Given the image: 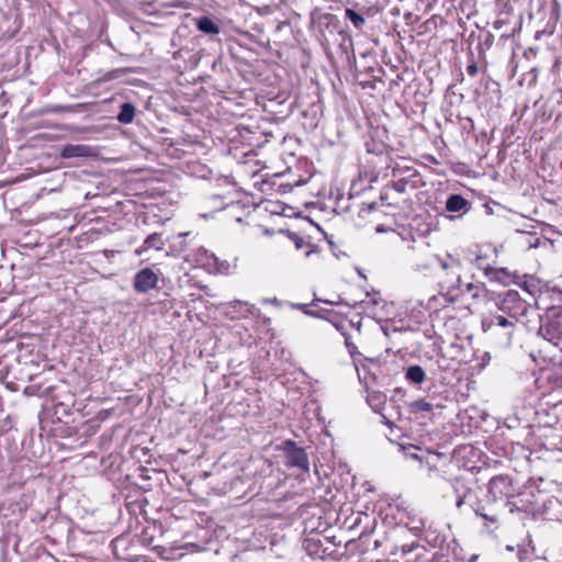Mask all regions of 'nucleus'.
<instances>
[{"instance_id": "obj_32", "label": "nucleus", "mask_w": 562, "mask_h": 562, "mask_svg": "<svg viewBox=\"0 0 562 562\" xmlns=\"http://www.w3.org/2000/svg\"><path fill=\"white\" fill-rule=\"evenodd\" d=\"M125 69H113L111 71H108L103 77L102 81H111L114 79H117L122 74H124Z\"/></svg>"}, {"instance_id": "obj_5", "label": "nucleus", "mask_w": 562, "mask_h": 562, "mask_svg": "<svg viewBox=\"0 0 562 562\" xmlns=\"http://www.w3.org/2000/svg\"><path fill=\"white\" fill-rule=\"evenodd\" d=\"M503 506L487 494H482L480 505L474 510L475 515L484 520V526L491 530L497 529Z\"/></svg>"}, {"instance_id": "obj_12", "label": "nucleus", "mask_w": 562, "mask_h": 562, "mask_svg": "<svg viewBox=\"0 0 562 562\" xmlns=\"http://www.w3.org/2000/svg\"><path fill=\"white\" fill-rule=\"evenodd\" d=\"M318 318H324L326 322L331 323L338 330H340L342 333V335L345 336V344H346L349 352L351 355H353L356 351V346L350 341V338L344 331V329H345L344 321L340 319L338 314H330L329 312H327L324 308H318Z\"/></svg>"}, {"instance_id": "obj_37", "label": "nucleus", "mask_w": 562, "mask_h": 562, "mask_svg": "<svg viewBox=\"0 0 562 562\" xmlns=\"http://www.w3.org/2000/svg\"><path fill=\"white\" fill-rule=\"evenodd\" d=\"M467 72L472 77H474L477 74V65L475 61H472L467 66Z\"/></svg>"}, {"instance_id": "obj_22", "label": "nucleus", "mask_w": 562, "mask_h": 562, "mask_svg": "<svg viewBox=\"0 0 562 562\" xmlns=\"http://www.w3.org/2000/svg\"><path fill=\"white\" fill-rule=\"evenodd\" d=\"M136 108L131 102H124L116 115V120L122 124H131L135 117Z\"/></svg>"}, {"instance_id": "obj_33", "label": "nucleus", "mask_w": 562, "mask_h": 562, "mask_svg": "<svg viewBox=\"0 0 562 562\" xmlns=\"http://www.w3.org/2000/svg\"><path fill=\"white\" fill-rule=\"evenodd\" d=\"M323 435L328 439V442L324 441L323 445L326 446L328 445V450L327 451H324L322 452L323 454H326V453H330L333 454V437L329 432V430L327 429V427L325 426L324 429H323Z\"/></svg>"}, {"instance_id": "obj_19", "label": "nucleus", "mask_w": 562, "mask_h": 562, "mask_svg": "<svg viewBox=\"0 0 562 562\" xmlns=\"http://www.w3.org/2000/svg\"><path fill=\"white\" fill-rule=\"evenodd\" d=\"M196 29L206 35H216L220 33V26L206 15H202L195 19Z\"/></svg>"}, {"instance_id": "obj_25", "label": "nucleus", "mask_w": 562, "mask_h": 562, "mask_svg": "<svg viewBox=\"0 0 562 562\" xmlns=\"http://www.w3.org/2000/svg\"><path fill=\"white\" fill-rule=\"evenodd\" d=\"M334 527H326L324 526V529H318V533H322V538H319L321 540H324L325 544H337V541L339 539H341L335 529H333Z\"/></svg>"}, {"instance_id": "obj_28", "label": "nucleus", "mask_w": 562, "mask_h": 562, "mask_svg": "<svg viewBox=\"0 0 562 562\" xmlns=\"http://www.w3.org/2000/svg\"><path fill=\"white\" fill-rule=\"evenodd\" d=\"M521 283L522 289L530 295L535 296L539 292V281L533 277L524 276Z\"/></svg>"}, {"instance_id": "obj_7", "label": "nucleus", "mask_w": 562, "mask_h": 562, "mask_svg": "<svg viewBox=\"0 0 562 562\" xmlns=\"http://www.w3.org/2000/svg\"><path fill=\"white\" fill-rule=\"evenodd\" d=\"M529 306L530 305L519 296L518 292L513 290L501 294L497 302L499 311L518 319L527 314Z\"/></svg>"}, {"instance_id": "obj_35", "label": "nucleus", "mask_w": 562, "mask_h": 562, "mask_svg": "<svg viewBox=\"0 0 562 562\" xmlns=\"http://www.w3.org/2000/svg\"><path fill=\"white\" fill-rule=\"evenodd\" d=\"M318 232H321V233L324 235V237L327 239L328 245H329V247H330V249H331L333 254H334L336 257H339V254L337 252V246H336V244H335L331 239H329V238H328L327 233H326V232H324L319 225H318Z\"/></svg>"}, {"instance_id": "obj_30", "label": "nucleus", "mask_w": 562, "mask_h": 562, "mask_svg": "<svg viewBox=\"0 0 562 562\" xmlns=\"http://www.w3.org/2000/svg\"><path fill=\"white\" fill-rule=\"evenodd\" d=\"M315 303H316V292H313V300L311 301L310 304H292V306L294 308H299V310L303 311L307 315L316 316V313H314L313 311L308 310V307L310 306H314Z\"/></svg>"}, {"instance_id": "obj_27", "label": "nucleus", "mask_w": 562, "mask_h": 562, "mask_svg": "<svg viewBox=\"0 0 562 562\" xmlns=\"http://www.w3.org/2000/svg\"><path fill=\"white\" fill-rule=\"evenodd\" d=\"M409 411L412 413H429L432 411L434 408V405L426 401V400H417V401H414L412 402L409 405Z\"/></svg>"}, {"instance_id": "obj_43", "label": "nucleus", "mask_w": 562, "mask_h": 562, "mask_svg": "<svg viewBox=\"0 0 562 562\" xmlns=\"http://www.w3.org/2000/svg\"><path fill=\"white\" fill-rule=\"evenodd\" d=\"M315 13H316V10H313V11L311 12V20H312V22H314Z\"/></svg>"}, {"instance_id": "obj_17", "label": "nucleus", "mask_w": 562, "mask_h": 562, "mask_svg": "<svg viewBox=\"0 0 562 562\" xmlns=\"http://www.w3.org/2000/svg\"><path fill=\"white\" fill-rule=\"evenodd\" d=\"M367 402L375 413H378L382 416V418L385 420L386 425H391V423L382 414L384 405L386 404V395L383 392L370 391L367 396Z\"/></svg>"}, {"instance_id": "obj_47", "label": "nucleus", "mask_w": 562, "mask_h": 562, "mask_svg": "<svg viewBox=\"0 0 562 562\" xmlns=\"http://www.w3.org/2000/svg\"><path fill=\"white\" fill-rule=\"evenodd\" d=\"M317 302H323V300H321V299H317ZM324 303H328V304H331V302H328V301H324Z\"/></svg>"}, {"instance_id": "obj_31", "label": "nucleus", "mask_w": 562, "mask_h": 562, "mask_svg": "<svg viewBox=\"0 0 562 562\" xmlns=\"http://www.w3.org/2000/svg\"><path fill=\"white\" fill-rule=\"evenodd\" d=\"M465 289H467V292H468L469 294H471V296H472L473 299H477V297H480L481 292H483V290H484L482 285H480V284H474V283H468V284L465 285Z\"/></svg>"}, {"instance_id": "obj_26", "label": "nucleus", "mask_w": 562, "mask_h": 562, "mask_svg": "<svg viewBox=\"0 0 562 562\" xmlns=\"http://www.w3.org/2000/svg\"><path fill=\"white\" fill-rule=\"evenodd\" d=\"M496 8L498 10V16L508 15L512 11V7L508 4L507 0H496ZM504 23H507V20L505 18H498L495 22V26L499 27V25Z\"/></svg>"}, {"instance_id": "obj_10", "label": "nucleus", "mask_w": 562, "mask_h": 562, "mask_svg": "<svg viewBox=\"0 0 562 562\" xmlns=\"http://www.w3.org/2000/svg\"><path fill=\"white\" fill-rule=\"evenodd\" d=\"M158 284V276L151 268H143L134 276V290L137 293H147Z\"/></svg>"}, {"instance_id": "obj_3", "label": "nucleus", "mask_w": 562, "mask_h": 562, "mask_svg": "<svg viewBox=\"0 0 562 562\" xmlns=\"http://www.w3.org/2000/svg\"><path fill=\"white\" fill-rule=\"evenodd\" d=\"M518 318L510 315L491 314L483 317L482 329L493 337H499L504 345H508L516 329Z\"/></svg>"}, {"instance_id": "obj_8", "label": "nucleus", "mask_w": 562, "mask_h": 562, "mask_svg": "<svg viewBox=\"0 0 562 562\" xmlns=\"http://www.w3.org/2000/svg\"><path fill=\"white\" fill-rule=\"evenodd\" d=\"M514 493L513 480L508 475H496L493 476L487 486L488 496L493 497L502 506L506 504L505 499L512 496Z\"/></svg>"}, {"instance_id": "obj_23", "label": "nucleus", "mask_w": 562, "mask_h": 562, "mask_svg": "<svg viewBox=\"0 0 562 562\" xmlns=\"http://www.w3.org/2000/svg\"><path fill=\"white\" fill-rule=\"evenodd\" d=\"M405 376L412 383L420 384L425 381L426 374L420 366H411L407 368Z\"/></svg>"}, {"instance_id": "obj_20", "label": "nucleus", "mask_w": 562, "mask_h": 562, "mask_svg": "<svg viewBox=\"0 0 562 562\" xmlns=\"http://www.w3.org/2000/svg\"><path fill=\"white\" fill-rule=\"evenodd\" d=\"M164 246L165 241L162 239V235L160 233H153L146 237L143 245L136 252L140 255L148 249L161 250Z\"/></svg>"}, {"instance_id": "obj_6", "label": "nucleus", "mask_w": 562, "mask_h": 562, "mask_svg": "<svg viewBox=\"0 0 562 562\" xmlns=\"http://www.w3.org/2000/svg\"><path fill=\"white\" fill-rule=\"evenodd\" d=\"M440 266L445 271L440 280V286L448 292L460 290L462 285L461 261L452 256H448L447 259H440Z\"/></svg>"}, {"instance_id": "obj_45", "label": "nucleus", "mask_w": 562, "mask_h": 562, "mask_svg": "<svg viewBox=\"0 0 562 562\" xmlns=\"http://www.w3.org/2000/svg\"><path fill=\"white\" fill-rule=\"evenodd\" d=\"M314 204H315L314 202H307V203H305V205H306L307 207H308V206H312V205H314Z\"/></svg>"}, {"instance_id": "obj_11", "label": "nucleus", "mask_w": 562, "mask_h": 562, "mask_svg": "<svg viewBox=\"0 0 562 562\" xmlns=\"http://www.w3.org/2000/svg\"><path fill=\"white\" fill-rule=\"evenodd\" d=\"M449 485L456 497V506L458 509H461L463 507L464 497L472 488L470 486V481L463 476H456L449 480Z\"/></svg>"}, {"instance_id": "obj_9", "label": "nucleus", "mask_w": 562, "mask_h": 562, "mask_svg": "<svg viewBox=\"0 0 562 562\" xmlns=\"http://www.w3.org/2000/svg\"><path fill=\"white\" fill-rule=\"evenodd\" d=\"M482 259L483 258L481 256H477L475 258V265L479 269L483 270L484 274L490 279V281L498 282L504 285H508L510 283H519V276L516 273L508 271L506 268H492L491 266H483L481 263Z\"/></svg>"}, {"instance_id": "obj_29", "label": "nucleus", "mask_w": 562, "mask_h": 562, "mask_svg": "<svg viewBox=\"0 0 562 562\" xmlns=\"http://www.w3.org/2000/svg\"><path fill=\"white\" fill-rule=\"evenodd\" d=\"M346 16L351 21L355 27L359 30H361L366 23L364 16L352 9L346 10Z\"/></svg>"}, {"instance_id": "obj_42", "label": "nucleus", "mask_w": 562, "mask_h": 562, "mask_svg": "<svg viewBox=\"0 0 562 562\" xmlns=\"http://www.w3.org/2000/svg\"><path fill=\"white\" fill-rule=\"evenodd\" d=\"M428 159L430 160V162H434V164H438V161L436 160L435 157L432 156H429Z\"/></svg>"}, {"instance_id": "obj_4", "label": "nucleus", "mask_w": 562, "mask_h": 562, "mask_svg": "<svg viewBox=\"0 0 562 562\" xmlns=\"http://www.w3.org/2000/svg\"><path fill=\"white\" fill-rule=\"evenodd\" d=\"M540 322L539 335L558 346L562 341V308L549 310Z\"/></svg>"}, {"instance_id": "obj_16", "label": "nucleus", "mask_w": 562, "mask_h": 562, "mask_svg": "<svg viewBox=\"0 0 562 562\" xmlns=\"http://www.w3.org/2000/svg\"><path fill=\"white\" fill-rule=\"evenodd\" d=\"M91 154L92 149L88 145L67 144L60 150V157L65 159L89 157Z\"/></svg>"}, {"instance_id": "obj_15", "label": "nucleus", "mask_w": 562, "mask_h": 562, "mask_svg": "<svg viewBox=\"0 0 562 562\" xmlns=\"http://www.w3.org/2000/svg\"><path fill=\"white\" fill-rule=\"evenodd\" d=\"M286 443L291 446L288 453V464L307 471L308 459L304 449L296 447L292 441H288Z\"/></svg>"}, {"instance_id": "obj_2", "label": "nucleus", "mask_w": 562, "mask_h": 562, "mask_svg": "<svg viewBox=\"0 0 562 562\" xmlns=\"http://www.w3.org/2000/svg\"><path fill=\"white\" fill-rule=\"evenodd\" d=\"M325 476L327 474L325 473ZM324 488V495L318 494V529L323 526L335 527L339 520V501H336L338 488L331 486L328 477L321 480L318 477V491Z\"/></svg>"}, {"instance_id": "obj_48", "label": "nucleus", "mask_w": 562, "mask_h": 562, "mask_svg": "<svg viewBox=\"0 0 562 562\" xmlns=\"http://www.w3.org/2000/svg\"><path fill=\"white\" fill-rule=\"evenodd\" d=\"M237 303L240 305H247L246 303H243L241 301H238Z\"/></svg>"}, {"instance_id": "obj_14", "label": "nucleus", "mask_w": 562, "mask_h": 562, "mask_svg": "<svg viewBox=\"0 0 562 562\" xmlns=\"http://www.w3.org/2000/svg\"><path fill=\"white\" fill-rule=\"evenodd\" d=\"M446 210L450 213H460L458 216L460 217L471 210V202L463 195L453 193L450 194L446 201Z\"/></svg>"}, {"instance_id": "obj_39", "label": "nucleus", "mask_w": 562, "mask_h": 562, "mask_svg": "<svg viewBox=\"0 0 562 562\" xmlns=\"http://www.w3.org/2000/svg\"><path fill=\"white\" fill-rule=\"evenodd\" d=\"M375 207H376V204L374 202L371 203V204H368V210L369 211L375 210Z\"/></svg>"}, {"instance_id": "obj_34", "label": "nucleus", "mask_w": 562, "mask_h": 562, "mask_svg": "<svg viewBox=\"0 0 562 562\" xmlns=\"http://www.w3.org/2000/svg\"><path fill=\"white\" fill-rule=\"evenodd\" d=\"M289 237L295 244V247L297 249L302 248L305 245L304 239L300 237L296 233L290 232Z\"/></svg>"}, {"instance_id": "obj_1", "label": "nucleus", "mask_w": 562, "mask_h": 562, "mask_svg": "<svg viewBox=\"0 0 562 562\" xmlns=\"http://www.w3.org/2000/svg\"><path fill=\"white\" fill-rule=\"evenodd\" d=\"M318 42L321 43L328 60L335 65V58L337 56L342 57L345 54L342 46L345 35L339 27L337 16L330 13L318 15Z\"/></svg>"}, {"instance_id": "obj_40", "label": "nucleus", "mask_w": 562, "mask_h": 562, "mask_svg": "<svg viewBox=\"0 0 562 562\" xmlns=\"http://www.w3.org/2000/svg\"><path fill=\"white\" fill-rule=\"evenodd\" d=\"M305 220L308 221L311 225L316 226V223L311 217L306 216Z\"/></svg>"}, {"instance_id": "obj_41", "label": "nucleus", "mask_w": 562, "mask_h": 562, "mask_svg": "<svg viewBox=\"0 0 562 562\" xmlns=\"http://www.w3.org/2000/svg\"><path fill=\"white\" fill-rule=\"evenodd\" d=\"M313 251H314V248H313V246H311V248L306 251V257H308Z\"/></svg>"}, {"instance_id": "obj_46", "label": "nucleus", "mask_w": 562, "mask_h": 562, "mask_svg": "<svg viewBox=\"0 0 562 562\" xmlns=\"http://www.w3.org/2000/svg\"><path fill=\"white\" fill-rule=\"evenodd\" d=\"M380 199H381V201H385L386 196L384 194H381Z\"/></svg>"}, {"instance_id": "obj_49", "label": "nucleus", "mask_w": 562, "mask_h": 562, "mask_svg": "<svg viewBox=\"0 0 562 562\" xmlns=\"http://www.w3.org/2000/svg\"><path fill=\"white\" fill-rule=\"evenodd\" d=\"M382 231H383L382 227L376 228V232H382Z\"/></svg>"}, {"instance_id": "obj_13", "label": "nucleus", "mask_w": 562, "mask_h": 562, "mask_svg": "<svg viewBox=\"0 0 562 562\" xmlns=\"http://www.w3.org/2000/svg\"><path fill=\"white\" fill-rule=\"evenodd\" d=\"M404 176L400 177L396 181L393 182V189L400 193H403L406 191L407 187L412 189L417 188V179L419 177V173L417 170L412 168H406L403 170Z\"/></svg>"}, {"instance_id": "obj_18", "label": "nucleus", "mask_w": 562, "mask_h": 562, "mask_svg": "<svg viewBox=\"0 0 562 562\" xmlns=\"http://www.w3.org/2000/svg\"><path fill=\"white\" fill-rule=\"evenodd\" d=\"M544 514L550 520L562 521V502L557 497H550L544 503Z\"/></svg>"}, {"instance_id": "obj_44", "label": "nucleus", "mask_w": 562, "mask_h": 562, "mask_svg": "<svg viewBox=\"0 0 562 562\" xmlns=\"http://www.w3.org/2000/svg\"><path fill=\"white\" fill-rule=\"evenodd\" d=\"M305 182H306V180H299V181L296 182V186H301V184H303V183H305Z\"/></svg>"}, {"instance_id": "obj_36", "label": "nucleus", "mask_w": 562, "mask_h": 562, "mask_svg": "<svg viewBox=\"0 0 562 562\" xmlns=\"http://www.w3.org/2000/svg\"><path fill=\"white\" fill-rule=\"evenodd\" d=\"M57 111H59L58 106L47 105L45 108H42V109L35 111V115H44V114L53 113V112H57Z\"/></svg>"}, {"instance_id": "obj_38", "label": "nucleus", "mask_w": 562, "mask_h": 562, "mask_svg": "<svg viewBox=\"0 0 562 562\" xmlns=\"http://www.w3.org/2000/svg\"><path fill=\"white\" fill-rule=\"evenodd\" d=\"M311 539H306L305 540V544H306V551L308 552L310 555H313V551L311 549Z\"/></svg>"}, {"instance_id": "obj_21", "label": "nucleus", "mask_w": 562, "mask_h": 562, "mask_svg": "<svg viewBox=\"0 0 562 562\" xmlns=\"http://www.w3.org/2000/svg\"><path fill=\"white\" fill-rule=\"evenodd\" d=\"M341 543L342 539H339L337 544L334 543L333 546L325 544L324 540L318 539V550L322 549L323 553L319 558L324 560L325 558L337 559L338 557H341Z\"/></svg>"}, {"instance_id": "obj_24", "label": "nucleus", "mask_w": 562, "mask_h": 562, "mask_svg": "<svg viewBox=\"0 0 562 562\" xmlns=\"http://www.w3.org/2000/svg\"><path fill=\"white\" fill-rule=\"evenodd\" d=\"M482 494L484 493L480 488H471V491L467 494V496L463 499V506L468 505L474 512L476 509V506L480 505Z\"/></svg>"}]
</instances>
